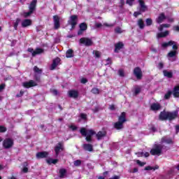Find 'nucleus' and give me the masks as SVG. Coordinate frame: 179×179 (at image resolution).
<instances>
[{
	"instance_id": "obj_1",
	"label": "nucleus",
	"mask_w": 179,
	"mask_h": 179,
	"mask_svg": "<svg viewBox=\"0 0 179 179\" xmlns=\"http://www.w3.org/2000/svg\"><path fill=\"white\" fill-rule=\"evenodd\" d=\"M171 45H173V50H171V52H169L167 57L169 61L173 62L176 59L177 54H178V52L177 51V50H178V46H177V43L173 41H170L167 43H164L162 44V47H163V48H166V47H170Z\"/></svg>"
},
{
	"instance_id": "obj_2",
	"label": "nucleus",
	"mask_w": 179,
	"mask_h": 179,
	"mask_svg": "<svg viewBox=\"0 0 179 179\" xmlns=\"http://www.w3.org/2000/svg\"><path fill=\"white\" fill-rule=\"evenodd\" d=\"M177 115H178V112L177 111L173 113L162 112L159 115V120H162V121L164 120H169V121H171V120L177 118Z\"/></svg>"
},
{
	"instance_id": "obj_3",
	"label": "nucleus",
	"mask_w": 179,
	"mask_h": 179,
	"mask_svg": "<svg viewBox=\"0 0 179 179\" xmlns=\"http://www.w3.org/2000/svg\"><path fill=\"white\" fill-rule=\"evenodd\" d=\"M80 132L83 136H86L85 139L87 142H92V136L96 134L94 131L92 129H86V128H81Z\"/></svg>"
},
{
	"instance_id": "obj_4",
	"label": "nucleus",
	"mask_w": 179,
	"mask_h": 179,
	"mask_svg": "<svg viewBox=\"0 0 179 179\" xmlns=\"http://www.w3.org/2000/svg\"><path fill=\"white\" fill-rule=\"evenodd\" d=\"M125 115L126 113L124 112L122 113L121 115L119 117V121L115 123L114 127L116 129H122L124 128V122L127 121Z\"/></svg>"
},
{
	"instance_id": "obj_5",
	"label": "nucleus",
	"mask_w": 179,
	"mask_h": 179,
	"mask_svg": "<svg viewBox=\"0 0 179 179\" xmlns=\"http://www.w3.org/2000/svg\"><path fill=\"white\" fill-rule=\"evenodd\" d=\"M163 145H157L155 144L154 148L150 150L151 155L152 156H160L162 155V152H163Z\"/></svg>"
},
{
	"instance_id": "obj_6",
	"label": "nucleus",
	"mask_w": 179,
	"mask_h": 179,
	"mask_svg": "<svg viewBox=\"0 0 179 179\" xmlns=\"http://www.w3.org/2000/svg\"><path fill=\"white\" fill-rule=\"evenodd\" d=\"M37 3V0H33L32 2L29 5V11L23 13L22 15L24 17H29L34 10H36V5Z\"/></svg>"
},
{
	"instance_id": "obj_7",
	"label": "nucleus",
	"mask_w": 179,
	"mask_h": 179,
	"mask_svg": "<svg viewBox=\"0 0 179 179\" xmlns=\"http://www.w3.org/2000/svg\"><path fill=\"white\" fill-rule=\"evenodd\" d=\"M13 146V140L12 138H6L3 142L4 149H10Z\"/></svg>"
},
{
	"instance_id": "obj_8",
	"label": "nucleus",
	"mask_w": 179,
	"mask_h": 179,
	"mask_svg": "<svg viewBox=\"0 0 179 179\" xmlns=\"http://www.w3.org/2000/svg\"><path fill=\"white\" fill-rule=\"evenodd\" d=\"M69 24H71L72 29L75 28V25L78 24V16L76 15H71L68 21Z\"/></svg>"
},
{
	"instance_id": "obj_9",
	"label": "nucleus",
	"mask_w": 179,
	"mask_h": 179,
	"mask_svg": "<svg viewBox=\"0 0 179 179\" xmlns=\"http://www.w3.org/2000/svg\"><path fill=\"white\" fill-rule=\"evenodd\" d=\"M27 51L32 54V57H36V55H38V54H43L44 52V50L42 48H36V50H33V48H28Z\"/></svg>"
},
{
	"instance_id": "obj_10",
	"label": "nucleus",
	"mask_w": 179,
	"mask_h": 179,
	"mask_svg": "<svg viewBox=\"0 0 179 179\" xmlns=\"http://www.w3.org/2000/svg\"><path fill=\"white\" fill-rule=\"evenodd\" d=\"M80 44H83L84 45L90 46L93 44V41H92V39L89 38H81L80 39Z\"/></svg>"
},
{
	"instance_id": "obj_11",
	"label": "nucleus",
	"mask_w": 179,
	"mask_h": 179,
	"mask_svg": "<svg viewBox=\"0 0 179 179\" xmlns=\"http://www.w3.org/2000/svg\"><path fill=\"white\" fill-rule=\"evenodd\" d=\"M62 150H64V143H59L55 147V153H56L57 156H58V155H59V152H62Z\"/></svg>"
},
{
	"instance_id": "obj_12",
	"label": "nucleus",
	"mask_w": 179,
	"mask_h": 179,
	"mask_svg": "<svg viewBox=\"0 0 179 179\" xmlns=\"http://www.w3.org/2000/svg\"><path fill=\"white\" fill-rule=\"evenodd\" d=\"M24 87L29 89V87H33L34 86H37V83L34 82V80H30L29 82H25L22 83Z\"/></svg>"
},
{
	"instance_id": "obj_13",
	"label": "nucleus",
	"mask_w": 179,
	"mask_h": 179,
	"mask_svg": "<svg viewBox=\"0 0 179 179\" xmlns=\"http://www.w3.org/2000/svg\"><path fill=\"white\" fill-rule=\"evenodd\" d=\"M164 20H166V15H164V13H160L155 20L157 23H158L159 24H160V23H163Z\"/></svg>"
},
{
	"instance_id": "obj_14",
	"label": "nucleus",
	"mask_w": 179,
	"mask_h": 179,
	"mask_svg": "<svg viewBox=\"0 0 179 179\" xmlns=\"http://www.w3.org/2000/svg\"><path fill=\"white\" fill-rule=\"evenodd\" d=\"M134 73L137 79H142V70L140 68L136 67L134 70Z\"/></svg>"
},
{
	"instance_id": "obj_15",
	"label": "nucleus",
	"mask_w": 179,
	"mask_h": 179,
	"mask_svg": "<svg viewBox=\"0 0 179 179\" xmlns=\"http://www.w3.org/2000/svg\"><path fill=\"white\" fill-rule=\"evenodd\" d=\"M59 62H61V59H59V57L53 59L52 64L50 66L51 71H54L56 66H58V65H59Z\"/></svg>"
},
{
	"instance_id": "obj_16",
	"label": "nucleus",
	"mask_w": 179,
	"mask_h": 179,
	"mask_svg": "<svg viewBox=\"0 0 179 179\" xmlns=\"http://www.w3.org/2000/svg\"><path fill=\"white\" fill-rule=\"evenodd\" d=\"M59 17L58 15L53 16V21L55 24V29H58L61 24H59Z\"/></svg>"
},
{
	"instance_id": "obj_17",
	"label": "nucleus",
	"mask_w": 179,
	"mask_h": 179,
	"mask_svg": "<svg viewBox=\"0 0 179 179\" xmlns=\"http://www.w3.org/2000/svg\"><path fill=\"white\" fill-rule=\"evenodd\" d=\"M32 21L31 20L25 19L22 21L21 24L22 27H29V26H31Z\"/></svg>"
},
{
	"instance_id": "obj_18",
	"label": "nucleus",
	"mask_w": 179,
	"mask_h": 179,
	"mask_svg": "<svg viewBox=\"0 0 179 179\" xmlns=\"http://www.w3.org/2000/svg\"><path fill=\"white\" fill-rule=\"evenodd\" d=\"M124 48V43L122 42H118L115 45V52H119L120 50Z\"/></svg>"
},
{
	"instance_id": "obj_19",
	"label": "nucleus",
	"mask_w": 179,
	"mask_h": 179,
	"mask_svg": "<svg viewBox=\"0 0 179 179\" xmlns=\"http://www.w3.org/2000/svg\"><path fill=\"white\" fill-rule=\"evenodd\" d=\"M141 12H145L148 10V7L145 5V2L143 0H138Z\"/></svg>"
},
{
	"instance_id": "obj_20",
	"label": "nucleus",
	"mask_w": 179,
	"mask_h": 179,
	"mask_svg": "<svg viewBox=\"0 0 179 179\" xmlns=\"http://www.w3.org/2000/svg\"><path fill=\"white\" fill-rule=\"evenodd\" d=\"M150 108L152 111H159V110H160V108H162V106L156 103H152L150 106Z\"/></svg>"
},
{
	"instance_id": "obj_21",
	"label": "nucleus",
	"mask_w": 179,
	"mask_h": 179,
	"mask_svg": "<svg viewBox=\"0 0 179 179\" xmlns=\"http://www.w3.org/2000/svg\"><path fill=\"white\" fill-rule=\"evenodd\" d=\"M48 156V152H41L36 154L37 159H44V157H47Z\"/></svg>"
},
{
	"instance_id": "obj_22",
	"label": "nucleus",
	"mask_w": 179,
	"mask_h": 179,
	"mask_svg": "<svg viewBox=\"0 0 179 179\" xmlns=\"http://www.w3.org/2000/svg\"><path fill=\"white\" fill-rule=\"evenodd\" d=\"M69 97H73V99H76L78 96H79V92L76 90H71L69 92Z\"/></svg>"
},
{
	"instance_id": "obj_23",
	"label": "nucleus",
	"mask_w": 179,
	"mask_h": 179,
	"mask_svg": "<svg viewBox=\"0 0 179 179\" xmlns=\"http://www.w3.org/2000/svg\"><path fill=\"white\" fill-rule=\"evenodd\" d=\"M59 174L60 178H65L66 177V170L65 169H62L59 171Z\"/></svg>"
},
{
	"instance_id": "obj_24",
	"label": "nucleus",
	"mask_w": 179,
	"mask_h": 179,
	"mask_svg": "<svg viewBox=\"0 0 179 179\" xmlns=\"http://www.w3.org/2000/svg\"><path fill=\"white\" fill-rule=\"evenodd\" d=\"M162 143H173V140L171 138H169L168 137H163L161 140Z\"/></svg>"
},
{
	"instance_id": "obj_25",
	"label": "nucleus",
	"mask_w": 179,
	"mask_h": 179,
	"mask_svg": "<svg viewBox=\"0 0 179 179\" xmlns=\"http://www.w3.org/2000/svg\"><path fill=\"white\" fill-rule=\"evenodd\" d=\"M83 148L85 150H88V152H92L93 150V145L91 144H84Z\"/></svg>"
},
{
	"instance_id": "obj_26",
	"label": "nucleus",
	"mask_w": 179,
	"mask_h": 179,
	"mask_svg": "<svg viewBox=\"0 0 179 179\" xmlns=\"http://www.w3.org/2000/svg\"><path fill=\"white\" fill-rule=\"evenodd\" d=\"M169 31H166L164 32L158 33L157 35V38H160L162 37H166V36H169Z\"/></svg>"
},
{
	"instance_id": "obj_27",
	"label": "nucleus",
	"mask_w": 179,
	"mask_h": 179,
	"mask_svg": "<svg viewBox=\"0 0 179 179\" xmlns=\"http://www.w3.org/2000/svg\"><path fill=\"white\" fill-rule=\"evenodd\" d=\"M173 96L174 97H179V85L174 87Z\"/></svg>"
},
{
	"instance_id": "obj_28",
	"label": "nucleus",
	"mask_w": 179,
	"mask_h": 179,
	"mask_svg": "<svg viewBox=\"0 0 179 179\" xmlns=\"http://www.w3.org/2000/svg\"><path fill=\"white\" fill-rule=\"evenodd\" d=\"M104 136H106V131H99L96 134V138L99 141Z\"/></svg>"
},
{
	"instance_id": "obj_29",
	"label": "nucleus",
	"mask_w": 179,
	"mask_h": 179,
	"mask_svg": "<svg viewBox=\"0 0 179 179\" xmlns=\"http://www.w3.org/2000/svg\"><path fill=\"white\" fill-rule=\"evenodd\" d=\"M66 58H72V57H73V50L71 49L67 50L66 52Z\"/></svg>"
},
{
	"instance_id": "obj_30",
	"label": "nucleus",
	"mask_w": 179,
	"mask_h": 179,
	"mask_svg": "<svg viewBox=\"0 0 179 179\" xmlns=\"http://www.w3.org/2000/svg\"><path fill=\"white\" fill-rule=\"evenodd\" d=\"M169 28L170 27V24H162L158 27L159 31H163L164 28Z\"/></svg>"
},
{
	"instance_id": "obj_31",
	"label": "nucleus",
	"mask_w": 179,
	"mask_h": 179,
	"mask_svg": "<svg viewBox=\"0 0 179 179\" xmlns=\"http://www.w3.org/2000/svg\"><path fill=\"white\" fill-rule=\"evenodd\" d=\"M47 163H48V164H57V163H58V159L50 158L47 159Z\"/></svg>"
},
{
	"instance_id": "obj_32",
	"label": "nucleus",
	"mask_w": 179,
	"mask_h": 179,
	"mask_svg": "<svg viewBox=\"0 0 179 179\" xmlns=\"http://www.w3.org/2000/svg\"><path fill=\"white\" fill-rule=\"evenodd\" d=\"M164 76H166V78H173V73L164 70Z\"/></svg>"
},
{
	"instance_id": "obj_33",
	"label": "nucleus",
	"mask_w": 179,
	"mask_h": 179,
	"mask_svg": "<svg viewBox=\"0 0 179 179\" xmlns=\"http://www.w3.org/2000/svg\"><path fill=\"white\" fill-rule=\"evenodd\" d=\"M91 92H92L93 94H100V90L97 87H94L92 89Z\"/></svg>"
},
{
	"instance_id": "obj_34",
	"label": "nucleus",
	"mask_w": 179,
	"mask_h": 179,
	"mask_svg": "<svg viewBox=\"0 0 179 179\" xmlns=\"http://www.w3.org/2000/svg\"><path fill=\"white\" fill-rule=\"evenodd\" d=\"M138 25L139 26L140 29H143V27H145V23L142 19L138 20Z\"/></svg>"
},
{
	"instance_id": "obj_35",
	"label": "nucleus",
	"mask_w": 179,
	"mask_h": 179,
	"mask_svg": "<svg viewBox=\"0 0 179 179\" xmlns=\"http://www.w3.org/2000/svg\"><path fill=\"white\" fill-rule=\"evenodd\" d=\"M80 29L83 30L85 31V30L87 29V24H86L85 22L81 23L80 24Z\"/></svg>"
},
{
	"instance_id": "obj_36",
	"label": "nucleus",
	"mask_w": 179,
	"mask_h": 179,
	"mask_svg": "<svg viewBox=\"0 0 179 179\" xmlns=\"http://www.w3.org/2000/svg\"><path fill=\"white\" fill-rule=\"evenodd\" d=\"M19 23H20V19L17 18L16 21L14 22L15 30H17V26H19Z\"/></svg>"
},
{
	"instance_id": "obj_37",
	"label": "nucleus",
	"mask_w": 179,
	"mask_h": 179,
	"mask_svg": "<svg viewBox=\"0 0 179 179\" xmlns=\"http://www.w3.org/2000/svg\"><path fill=\"white\" fill-rule=\"evenodd\" d=\"M159 169V166H155V167L147 166L145 168V170H157Z\"/></svg>"
},
{
	"instance_id": "obj_38",
	"label": "nucleus",
	"mask_w": 179,
	"mask_h": 179,
	"mask_svg": "<svg viewBox=\"0 0 179 179\" xmlns=\"http://www.w3.org/2000/svg\"><path fill=\"white\" fill-rule=\"evenodd\" d=\"M93 54L95 55L96 58H100V55H101V53L97 50H94Z\"/></svg>"
},
{
	"instance_id": "obj_39",
	"label": "nucleus",
	"mask_w": 179,
	"mask_h": 179,
	"mask_svg": "<svg viewBox=\"0 0 179 179\" xmlns=\"http://www.w3.org/2000/svg\"><path fill=\"white\" fill-rule=\"evenodd\" d=\"M145 22H146V24H147L148 26H152V24L153 23V21H152V19H150V18H148V19L145 20Z\"/></svg>"
},
{
	"instance_id": "obj_40",
	"label": "nucleus",
	"mask_w": 179,
	"mask_h": 179,
	"mask_svg": "<svg viewBox=\"0 0 179 179\" xmlns=\"http://www.w3.org/2000/svg\"><path fill=\"white\" fill-rule=\"evenodd\" d=\"M141 92V87L136 86L134 89L135 94H138Z\"/></svg>"
},
{
	"instance_id": "obj_41",
	"label": "nucleus",
	"mask_w": 179,
	"mask_h": 179,
	"mask_svg": "<svg viewBox=\"0 0 179 179\" xmlns=\"http://www.w3.org/2000/svg\"><path fill=\"white\" fill-rule=\"evenodd\" d=\"M136 162L137 163V164H138V166H141V167H143V166H145V164H146L145 162H142L139 159L136 160Z\"/></svg>"
},
{
	"instance_id": "obj_42",
	"label": "nucleus",
	"mask_w": 179,
	"mask_h": 179,
	"mask_svg": "<svg viewBox=\"0 0 179 179\" xmlns=\"http://www.w3.org/2000/svg\"><path fill=\"white\" fill-rule=\"evenodd\" d=\"M134 2H135V0H127L126 1V3H127V5H129V6H132V5H134Z\"/></svg>"
},
{
	"instance_id": "obj_43",
	"label": "nucleus",
	"mask_w": 179,
	"mask_h": 179,
	"mask_svg": "<svg viewBox=\"0 0 179 179\" xmlns=\"http://www.w3.org/2000/svg\"><path fill=\"white\" fill-rule=\"evenodd\" d=\"M34 71L36 72V73H41V69H38L37 66L34 68Z\"/></svg>"
},
{
	"instance_id": "obj_44",
	"label": "nucleus",
	"mask_w": 179,
	"mask_h": 179,
	"mask_svg": "<svg viewBox=\"0 0 179 179\" xmlns=\"http://www.w3.org/2000/svg\"><path fill=\"white\" fill-rule=\"evenodd\" d=\"M170 96H171V91H169V92H168L166 94H165V96H164V99H170Z\"/></svg>"
},
{
	"instance_id": "obj_45",
	"label": "nucleus",
	"mask_w": 179,
	"mask_h": 179,
	"mask_svg": "<svg viewBox=\"0 0 179 179\" xmlns=\"http://www.w3.org/2000/svg\"><path fill=\"white\" fill-rule=\"evenodd\" d=\"M82 162L80 160H76L74 162V166H80Z\"/></svg>"
},
{
	"instance_id": "obj_46",
	"label": "nucleus",
	"mask_w": 179,
	"mask_h": 179,
	"mask_svg": "<svg viewBox=\"0 0 179 179\" xmlns=\"http://www.w3.org/2000/svg\"><path fill=\"white\" fill-rule=\"evenodd\" d=\"M115 33L121 34V33H122V29H121V28H120V27H117V28L115 29Z\"/></svg>"
},
{
	"instance_id": "obj_47",
	"label": "nucleus",
	"mask_w": 179,
	"mask_h": 179,
	"mask_svg": "<svg viewBox=\"0 0 179 179\" xmlns=\"http://www.w3.org/2000/svg\"><path fill=\"white\" fill-rule=\"evenodd\" d=\"M118 73H119L120 76H125L124 70H122V69L119 70Z\"/></svg>"
},
{
	"instance_id": "obj_48",
	"label": "nucleus",
	"mask_w": 179,
	"mask_h": 179,
	"mask_svg": "<svg viewBox=\"0 0 179 179\" xmlns=\"http://www.w3.org/2000/svg\"><path fill=\"white\" fill-rule=\"evenodd\" d=\"M6 127L3 126H0V132H6Z\"/></svg>"
},
{
	"instance_id": "obj_49",
	"label": "nucleus",
	"mask_w": 179,
	"mask_h": 179,
	"mask_svg": "<svg viewBox=\"0 0 179 179\" xmlns=\"http://www.w3.org/2000/svg\"><path fill=\"white\" fill-rule=\"evenodd\" d=\"M142 11H138V12H134V16H135V17H138V16H139V15H141Z\"/></svg>"
},
{
	"instance_id": "obj_50",
	"label": "nucleus",
	"mask_w": 179,
	"mask_h": 179,
	"mask_svg": "<svg viewBox=\"0 0 179 179\" xmlns=\"http://www.w3.org/2000/svg\"><path fill=\"white\" fill-rule=\"evenodd\" d=\"M70 129H72V131H76V126L71 124V126H69Z\"/></svg>"
},
{
	"instance_id": "obj_51",
	"label": "nucleus",
	"mask_w": 179,
	"mask_h": 179,
	"mask_svg": "<svg viewBox=\"0 0 179 179\" xmlns=\"http://www.w3.org/2000/svg\"><path fill=\"white\" fill-rule=\"evenodd\" d=\"M51 93H52V94H54L55 96H57L58 94V91H57L56 90H52Z\"/></svg>"
},
{
	"instance_id": "obj_52",
	"label": "nucleus",
	"mask_w": 179,
	"mask_h": 179,
	"mask_svg": "<svg viewBox=\"0 0 179 179\" xmlns=\"http://www.w3.org/2000/svg\"><path fill=\"white\" fill-rule=\"evenodd\" d=\"M80 118H82V120H86V118H87L86 114L81 113Z\"/></svg>"
},
{
	"instance_id": "obj_53",
	"label": "nucleus",
	"mask_w": 179,
	"mask_h": 179,
	"mask_svg": "<svg viewBox=\"0 0 179 179\" xmlns=\"http://www.w3.org/2000/svg\"><path fill=\"white\" fill-rule=\"evenodd\" d=\"M80 82H81V83H87V79L81 78Z\"/></svg>"
},
{
	"instance_id": "obj_54",
	"label": "nucleus",
	"mask_w": 179,
	"mask_h": 179,
	"mask_svg": "<svg viewBox=\"0 0 179 179\" xmlns=\"http://www.w3.org/2000/svg\"><path fill=\"white\" fill-rule=\"evenodd\" d=\"M29 171V169L27 167H24L22 169V173H27Z\"/></svg>"
},
{
	"instance_id": "obj_55",
	"label": "nucleus",
	"mask_w": 179,
	"mask_h": 179,
	"mask_svg": "<svg viewBox=\"0 0 179 179\" xmlns=\"http://www.w3.org/2000/svg\"><path fill=\"white\" fill-rule=\"evenodd\" d=\"M136 155H137L138 157H142L143 156V152H137Z\"/></svg>"
},
{
	"instance_id": "obj_56",
	"label": "nucleus",
	"mask_w": 179,
	"mask_h": 179,
	"mask_svg": "<svg viewBox=\"0 0 179 179\" xmlns=\"http://www.w3.org/2000/svg\"><path fill=\"white\" fill-rule=\"evenodd\" d=\"M3 89H5V84L0 85V92L3 90Z\"/></svg>"
},
{
	"instance_id": "obj_57",
	"label": "nucleus",
	"mask_w": 179,
	"mask_h": 179,
	"mask_svg": "<svg viewBox=\"0 0 179 179\" xmlns=\"http://www.w3.org/2000/svg\"><path fill=\"white\" fill-rule=\"evenodd\" d=\"M109 108L110 110H115V106L114 105H110Z\"/></svg>"
},
{
	"instance_id": "obj_58",
	"label": "nucleus",
	"mask_w": 179,
	"mask_h": 179,
	"mask_svg": "<svg viewBox=\"0 0 179 179\" xmlns=\"http://www.w3.org/2000/svg\"><path fill=\"white\" fill-rule=\"evenodd\" d=\"M176 134H178V132H179V125L176 126Z\"/></svg>"
},
{
	"instance_id": "obj_59",
	"label": "nucleus",
	"mask_w": 179,
	"mask_h": 179,
	"mask_svg": "<svg viewBox=\"0 0 179 179\" xmlns=\"http://www.w3.org/2000/svg\"><path fill=\"white\" fill-rule=\"evenodd\" d=\"M83 31H84L83 30L80 29V30L78 31V36H80V34H83Z\"/></svg>"
},
{
	"instance_id": "obj_60",
	"label": "nucleus",
	"mask_w": 179,
	"mask_h": 179,
	"mask_svg": "<svg viewBox=\"0 0 179 179\" xmlns=\"http://www.w3.org/2000/svg\"><path fill=\"white\" fill-rule=\"evenodd\" d=\"M173 29L176 30V31H179V27L176 26V27H173Z\"/></svg>"
},
{
	"instance_id": "obj_61",
	"label": "nucleus",
	"mask_w": 179,
	"mask_h": 179,
	"mask_svg": "<svg viewBox=\"0 0 179 179\" xmlns=\"http://www.w3.org/2000/svg\"><path fill=\"white\" fill-rule=\"evenodd\" d=\"M158 66L160 69H162V68H163V63H159Z\"/></svg>"
},
{
	"instance_id": "obj_62",
	"label": "nucleus",
	"mask_w": 179,
	"mask_h": 179,
	"mask_svg": "<svg viewBox=\"0 0 179 179\" xmlns=\"http://www.w3.org/2000/svg\"><path fill=\"white\" fill-rule=\"evenodd\" d=\"M120 3H121L122 6H123V5H124V3H125V1L124 0H120Z\"/></svg>"
},
{
	"instance_id": "obj_63",
	"label": "nucleus",
	"mask_w": 179,
	"mask_h": 179,
	"mask_svg": "<svg viewBox=\"0 0 179 179\" xmlns=\"http://www.w3.org/2000/svg\"><path fill=\"white\" fill-rule=\"evenodd\" d=\"M96 27H101V23L96 24Z\"/></svg>"
},
{
	"instance_id": "obj_64",
	"label": "nucleus",
	"mask_w": 179,
	"mask_h": 179,
	"mask_svg": "<svg viewBox=\"0 0 179 179\" xmlns=\"http://www.w3.org/2000/svg\"><path fill=\"white\" fill-rule=\"evenodd\" d=\"M137 171H138V169L137 168H134L133 169V173H137Z\"/></svg>"
}]
</instances>
